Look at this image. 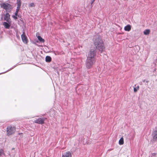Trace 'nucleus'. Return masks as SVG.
<instances>
[{
  "mask_svg": "<svg viewBox=\"0 0 157 157\" xmlns=\"http://www.w3.org/2000/svg\"><path fill=\"white\" fill-rule=\"evenodd\" d=\"M96 52L95 49H91L88 53L87 59L92 60H94V56L96 55Z\"/></svg>",
  "mask_w": 157,
  "mask_h": 157,
  "instance_id": "7ed1b4c3",
  "label": "nucleus"
},
{
  "mask_svg": "<svg viewBox=\"0 0 157 157\" xmlns=\"http://www.w3.org/2000/svg\"><path fill=\"white\" fill-rule=\"evenodd\" d=\"M3 18L4 20L8 22L9 23L11 22L10 15L9 13H6L5 15Z\"/></svg>",
  "mask_w": 157,
  "mask_h": 157,
  "instance_id": "0eeeda50",
  "label": "nucleus"
},
{
  "mask_svg": "<svg viewBox=\"0 0 157 157\" xmlns=\"http://www.w3.org/2000/svg\"><path fill=\"white\" fill-rule=\"evenodd\" d=\"M148 82H149V81H146V82L147 83H148Z\"/></svg>",
  "mask_w": 157,
  "mask_h": 157,
  "instance_id": "b1692460",
  "label": "nucleus"
},
{
  "mask_svg": "<svg viewBox=\"0 0 157 157\" xmlns=\"http://www.w3.org/2000/svg\"><path fill=\"white\" fill-rule=\"evenodd\" d=\"M94 45L97 49L102 52L105 49L103 41L100 36H96L94 40Z\"/></svg>",
  "mask_w": 157,
  "mask_h": 157,
  "instance_id": "f257e3e1",
  "label": "nucleus"
},
{
  "mask_svg": "<svg viewBox=\"0 0 157 157\" xmlns=\"http://www.w3.org/2000/svg\"><path fill=\"white\" fill-rule=\"evenodd\" d=\"M152 135L154 139H157V128H155V130L152 133Z\"/></svg>",
  "mask_w": 157,
  "mask_h": 157,
  "instance_id": "1a4fd4ad",
  "label": "nucleus"
},
{
  "mask_svg": "<svg viewBox=\"0 0 157 157\" xmlns=\"http://www.w3.org/2000/svg\"><path fill=\"white\" fill-rule=\"evenodd\" d=\"M15 128L11 126H8L6 128L7 134L8 136L13 134L15 131Z\"/></svg>",
  "mask_w": 157,
  "mask_h": 157,
  "instance_id": "20e7f679",
  "label": "nucleus"
},
{
  "mask_svg": "<svg viewBox=\"0 0 157 157\" xmlns=\"http://www.w3.org/2000/svg\"><path fill=\"white\" fill-rule=\"evenodd\" d=\"M151 157H157V154L155 153H152Z\"/></svg>",
  "mask_w": 157,
  "mask_h": 157,
  "instance_id": "aec40b11",
  "label": "nucleus"
},
{
  "mask_svg": "<svg viewBox=\"0 0 157 157\" xmlns=\"http://www.w3.org/2000/svg\"><path fill=\"white\" fill-rule=\"evenodd\" d=\"M95 0H92V2H91V4H92L94 2Z\"/></svg>",
  "mask_w": 157,
  "mask_h": 157,
  "instance_id": "5701e85b",
  "label": "nucleus"
},
{
  "mask_svg": "<svg viewBox=\"0 0 157 157\" xmlns=\"http://www.w3.org/2000/svg\"><path fill=\"white\" fill-rule=\"evenodd\" d=\"M124 29L126 31H129L131 29V26L130 25H128L125 26L124 28Z\"/></svg>",
  "mask_w": 157,
  "mask_h": 157,
  "instance_id": "ddd939ff",
  "label": "nucleus"
},
{
  "mask_svg": "<svg viewBox=\"0 0 157 157\" xmlns=\"http://www.w3.org/2000/svg\"><path fill=\"white\" fill-rule=\"evenodd\" d=\"M3 154V151L2 149H0V156Z\"/></svg>",
  "mask_w": 157,
  "mask_h": 157,
  "instance_id": "412c9836",
  "label": "nucleus"
},
{
  "mask_svg": "<svg viewBox=\"0 0 157 157\" xmlns=\"http://www.w3.org/2000/svg\"><path fill=\"white\" fill-rule=\"evenodd\" d=\"M17 9L20 10L21 5V0H17Z\"/></svg>",
  "mask_w": 157,
  "mask_h": 157,
  "instance_id": "9b49d317",
  "label": "nucleus"
},
{
  "mask_svg": "<svg viewBox=\"0 0 157 157\" xmlns=\"http://www.w3.org/2000/svg\"><path fill=\"white\" fill-rule=\"evenodd\" d=\"M10 23H8V22H4L3 23V25L4 26V27L6 28L7 29H9L10 27Z\"/></svg>",
  "mask_w": 157,
  "mask_h": 157,
  "instance_id": "9d476101",
  "label": "nucleus"
},
{
  "mask_svg": "<svg viewBox=\"0 0 157 157\" xmlns=\"http://www.w3.org/2000/svg\"><path fill=\"white\" fill-rule=\"evenodd\" d=\"M19 10L16 9V10L15 13V15H13L12 16L13 18L15 19H17V15L18 13Z\"/></svg>",
  "mask_w": 157,
  "mask_h": 157,
  "instance_id": "4468645a",
  "label": "nucleus"
},
{
  "mask_svg": "<svg viewBox=\"0 0 157 157\" xmlns=\"http://www.w3.org/2000/svg\"><path fill=\"white\" fill-rule=\"evenodd\" d=\"M45 60L47 62H49L51 61L52 59L50 56H47L45 58Z\"/></svg>",
  "mask_w": 157,
  "mask_h": 157,
  "instance_id": "2eb2a0df",
  "label": "nucleus"
},
{
  "mask_svg": "<svg viewBox=\"0 0 157 157\" xmlns=\"http://www.w3.org/2000/svg\"><path fill=\"white\" fill-rule=\"evenodd\" d=\"M150 33V30L148 29H146L144 31V33L145 35H148Z\"/></svg>",
  "mask_w": 157,
  "mask_h": 157,
  "instance_id": "f3484780",
  "label": "nucleus"
},
{
  "mask_svg": "<svg viewBox=\"0 0 157 157\" xmlns=\"http://www.w3.org/2000/svg\"><path fill=\"white\" fill-rule=\"evenodd\" d=\"M95 60H93L89 59H87L86 67L88 69L90 68L95 62Z\"/></svg>",
  "mask_w": 157,
  "mask_h": 157,
  "instance_id": "39448f33",
  "label": "nucleus"
},
{
  "mask_svg": "<svg viewBox=\"0 0 157 157\" xmlns=\"http://www.w3.org/2000/svg\"><path fill=\"white\" fill-rule=\"evenodd\" d=\"M145 82V80H144L143 81V82Z\"/></svg>",
  "mask_w": 157,
  "mask_h": 157,
  "instance_id": "393cba45",
  "label": "nucleus"
},
{
  "mask_svg": "<svg viewBox=\"0 0 157 157\" xmlns=\"http://www.w3.org/2000/svg\"><path fill=\"white\" fill-rule=\"evenodd\" d=\"M29 6L30 7H33L35 6V5L34 3H32L30 4Z\"/></svg>",
  "mask_w": 157,
  "mask_h": 157,
  "instance_id": "4be33fe9",
  "label": "nucleus"
},
{
  "mask_svg": "<svg viewBox=\"0 0 157 157\" xmlns=\"http://www.w3.org/2000/svg\"><path fill=\"white\" fill-rule=\"evenodd\" d=\"M38 40L41 42H44V39H43L40 36H38Z\"/></svg>",
  "mask_w": 157,
  "mask_h": 157,
  "instance_id": "a211bd4d",
  "label": "nucleus"
},
{
  "mask_svg": "<svg viewBox=\"0 0 157 157\" xmlns=\"http://www.w3.org/2000/svg\"><path fill=\"white\" fill-rule=\"evenodd\" d=\"M45 120V118H39L38 119L36 120L34 122L35 123H38L39 124H42L44 123V121Z\"/></svg>",
  "mask_w": 157,
  "mask_h": 157,
  "instance_id": "6e6552de",
  "label": "nucleus"
},
{
  "mask_svg": "<svg viewBox=\"0 0 157 157\" xmlns=\"http://www.w3.org/2000/svg\"><path fill=\"white\" fill-rule=\"evenodd\" d=\"M124 139H123V137H122L119 140V144L120 145H122L124 144Z\"/></svg>",
  "mask_w": 157,
  "mask_h": 157,
  "instance_id": "dca6fc26",
  "label": "nucleus"
},
{
  "mask_svg": "<svg viewBox=\"0 0 157 157\" xmlns=\"http://www.w3.org/2000/svg\"><path fill=\"white\" fill-rule=\"evenodd\" d=\"M0 5L1 8L5 9L6 12H9L10 11L12 8L11 5L7 3H1Z\"/></svg>",
  "mask_w": 157,
  "mask_h": 157,
  "instance_id": "f03ea898",
  "label": "nucleus"
},
{
  "mask_svg": "<svg viewBox=\"0 0 157 157\" xmlns=\"http://www.w3.org/2000/svg\"><path fill=\"white\" fill-rule=\"evenodd\" d=\"M21 38L22 41L25 44L27 43L28 40L24 32H23L22 34L21 35Z\"/></svg>",
  "mask_w": 157,
  "mask_h": 157,
  "instance_id": "423d86ee",
  "label": "nucleus"
},
{
  "mask_svg": "<svg viewBox=\"0 0 157 157\" xmlns=\"http://www.w3.org/2000/svg\"><path fill=\"white\" fill-rule=\"evenodd\" d=\"M140 87L139 86H137L136 87H134V92H136L139 89Z\"/></svg>",
  "mask_w": 157,
  "mask_h": 157,
  "instance_id": "6ab92c4d",
  "label": "nucleus"
},
{
  "mask_svg": "<svg viewBox=\"0 0 157 157\" xmlns=\"http://www.w3.org/2000/svg\"><path fill=\"white\" fill-rule=\"evenodd\" d=\"M71 155L70 152L69 151L67 152L66 153L63 155L62 157H71Z\"/></svg>",
  "mask_w": 157,
  "mask_h": 157,
  "instance_id": "f8f14e48",
  "label": "nucleus"
},
{
  "mask_svg": "<svg viewBox=\"0 0 157 157\" xmlns=\"http://www.w3.org/2000/svg\"><path fill=\"white\" fill-rule=\"evenodd\" d=\"M2 18H2V17H1V20H2Z\"/></svg>",
  "mask_w": 157,
  "mask_h": 157,
  "instance_id": "a878e982",
  "label": "nucleus"
}]
</instances>
